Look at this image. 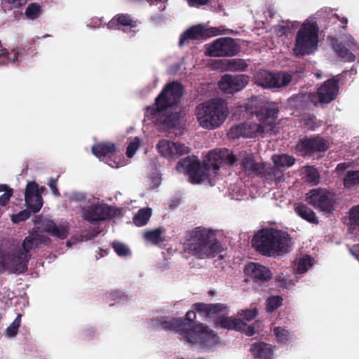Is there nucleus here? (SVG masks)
I'll return each instance as SVG.
<instances>
[{
    "label": "nucleus",
    "mask_w": 359,
    "mask_h": 359,
    "mask_svg": "<svg viewBox=\"0 0 359 359\" xmlns=\"http://www.w3.org/2000/svg\"><path fill=\"white\" fill-rule=\"evenodd\" d=\"M236 161L233 153L227 149H217L210 151L201 166L198 158L188 156L180 161L176 170L180 173L188 174L191 183L198 184L207 182L212 184L213 177L217 170L225 165H232Z\"/></svg>",
    "instance_id": "1"
},
{
    "label": "nucleus",
    "mask_w": 359,
    "mask_h": 359,
    "mask_svg": "<svg viewBox=\"0 0 359 359\" xmlns=\"http://www.w3.org/2000/svg\"><path fill=\"white\" fill-rule=\"evenodd\" d=\"M247 111L250 113L255 120L247 121L232 126L228 133L231 139L241 137L253 138L273 132L276 128V111L269 109L257 97L249 100L245 106Z\"/></svg>",
    "instance_id": "2"
},
{
    "label": "nucleus",
    "mask_w": 359,
    "mask_h": 359,
    "mask_svg": "<svg viewBox=\"0 0 359 359\" xmlns=\"http://www.w3.org/2000/svg\"><path fill=\"white\" fill-rule=\"evenodd\" d=\"M182 90V85L177 82L168 84L156 98L154 105L147 108L148 119L168 131L180 125L182 117L177 112L173 113L172 108L180 101Z\"/></svg>",
    "instance_id": "3"
},
{
    "label": "nucleus",
    "mask_w": 359,
    "mask_h": 359,
    "mask_svg": "<svg viewBox=\"0 0 359 359\" xmlns=\"http://www.w3.org/2000/svg\"><path fill=\"white\" fill-rule=\"evenodd\" d=\"M161 327L165 330L178 332L181 340L205 351L212 349L218 344V337L202 323L191 327L189 323L185 322L182 318H172L163 320Z\"/></svg>",
    "instance_id": "4"
},
{
    "label": "nucleus",
    "mask_w": 359,
    "mask_h": 359,
    "mask_svg": "<svg viewBox=\"0 0 359 359\" xmlns=\"http://www.w3.org/2000/svg\"><path fill=\"white\" fill-rule=\"evenodd\" d=\"M184 250L198 258H212L224 250L216 231L198 226L190 231L183 243Z\"/></svg>",
    "instance_id": "5"
},
{
    "label": "nucleus",
    "mask_w": 359,
    "mask_h": 359,
    "mask_svg": "<svg viewBox=\"0 0 359 359\" xmlns=\"http://www.w3.org/2000/svg\"><path fill=\"white\" fill-rule=\"evenodd\" d=\"M290 241L288 232L275 227H267L254 235L252 245L261 255L276 257L289 252Z\"/></svg>",
    "instance_id": "6"
},
{
    "label": "nucleus",
    "mask_w": 359,
    "mask_h": 359,
    "mask_svg": "<svg viewBox=\"0 0 359 359\" xmlns=\"http://www.w3.org/2000/svg\"><path fill=\"white\" fill-rule=\"evenodd\" d=\"M330 12L329 8H324L316 12L303 22H293V28L299 25L295 38V46L293 53L296 55H307L315 52L318 47L320 28L316 20Z\"/></svg>",
    "instance_id": "7"
},
{
    "label": "nucleus",
    "mask_w": 359,
    "mask_h": 359,
    "mask_svg": "<svg viewBox=\"0 0 359 359\" xmlns=\"http://www.w3.org/2000/svg\"><path fill=\"white\" fill-rule=\"evenodd\" d=\"M229 114L226 102L221 98H213L196 106L195 115L198 125L205 130L221 127Z\"/></svg>",
    "instance_id": "8"
},
{
    "label": "nucleus",
    "mask_w": 359,
    "mask_h": 359,
    "mask_svg": "<svg viewBox=\"0 0 359 359\" xmlns=\"http://www.w3.org/2000/svg\"><path fill=\"white\" fill-rule=\"evenodd\" d=\"M239 157L243 170L248 175H262L269 181H276L280 177V173L275 168H271L266 163L256 162L251 153L242 151Z\"/></svg>",
    "instance_id": "9"
},
{
    "label": "nucleus",
    "mask_w": 359,
    "mask_h": 359,
    "mask_svg": "<svg viewBox=\"0 0 359 359\" xmlns=\"http://www.w3.org/2000/svg\"><path fill=\"white\" fill-rule=\"evenodd\" d=\"M239 52V46L230 37L218 38L205 45V54L210 57H231Z\"/></svg>",
    "instance_id": "10"
},
{
    "label": "nucleus",
    "mask_w": 359,
    "mask_h": 359,
    "mask_svg": "<svg viewBox=\"0 0 359 359\" xmlns=\"http://www.w3.org/2000/svg\"><path fill=\"white\" fill-rule=\"evenodd\" d=\"M255 82L265 88H280L286 86L291 81V76L285 72H271L259 70L254 76Z\"/></svg>",
    "instance_id": "11"
},
{
    "label": "nucleus",
    "mask_w": 359,
    "mask_h": 359,
    "mask_svg": "<svg viewBox=\"0 0 359 359\" xmlns=\"http://www.w3.org/2000/svg\"><path fill=\"white\" fill-rule=\"evenodd\" d=\"M306 201L321 211L331 212L333 210L334 198L327 189L316 188L306 194Z\"/></svg>",
    "instance_id": "12"
},
{
    "label": "nucleus",
    "mask_w": 359,
    "mask_h": 359,
    "mask_svg": "<svg viewBox=\"0 0 359 359\" xmlns=\"http://www.w3.org/2000/svg\"><path fill=\"white\" fill-rule=\"evenodd\" d=\"M6 269L14 273H22L27 271L29 258L21 249H14L4 252Z\"/></svg>",
    "instance_id": "13"
},
{
    "label": "nucleus",
    "mask_w": 359,
    "mask_h": 359,
    "mask_svg": "<svg viewBox=\"0 0 359 359\" xmlns=\"http://www.w3.org/2000/svg\"><path fill=\"white\" fill-rule=\"evenodd\" d=\"M156 147L158 154L168 160H175L190 152V148L184 144L168 139L160 140Z\"/></svg>",
    "instance_id": "14"
},
{
    "label": "nucleus",
    "mask_w": 359,
    "mask_h": 359,
    "mask_svg": "<svg viewBox=\"0 0 359 359\" xmlns=\"http://www.w3.org/2000/svg\"><path fill=\"white\" fill-rule=\"evenodd\" d=\"M337 55L346 62L355 60L356 54L359 52V43L349 34H345L340 36V43L333 46Z\"/></svg>",
    "instance_id": "15"
},
{
    "label": "nucleus",
    "mask_w": 359,
    "mask_h": 359,
    "mask_svg": "<svg viewBox=\"0 0 359 359\" xmlns=\"http://www.w3.org/2000/svg\"><path fill=\"white\" fill-rule=\"evenodd\" d=\"M226 34L221 27H209L206 24H198L187 29L180 37V45L182 46L188 39H201Z\"/></svg>",
    "instance_id": "16"
},
{
    "label": "nucleus",
    "mask_w": 359,
    "mask_h": 359,
    "mask_svg": "<svg viewBox=\"0 0 359 359\" xmlns=\"http://www.w3.org/2000/svg\"><path fill=\"white\" fill-rule=\"evenodd\" d=\"M138 24V21L134 20L130 15L120 13L116 15L107 24V27L110 29H121L129 37H133L138 31L136 29Z\"/></svg>",
    "instance_id": "17"
},
{
    "label": "nucleus",
    "mask_w": 359,
    "mask_h": 359,
    "mask_svg": "<svg viewBox=\"0 0 359 359\" xmlns=\"http://www.w3.org/2000/svg\"><path fill=\"white\" fill-rule=\"evenodd\" d=\"M249 77L245 74H226L219 81V89L226 94H233L243 90L248 83Z\"/></svg>",
    "instance_id": "18"
},
{
    "label": "nucleus",
    "mask_w": 359,
    "mask_h": 359,
    "mask_svg": "<svg viewBox=\"0 0 359 359\" xmlns=\"http://www.w3.org/2000/svg\"><path fill=\"white\" fill-rule=\"evenodd\" d=\"M83 217L90 222L104 220L111 217V208L103 203L93 200L83 208Z\"/></svg>",
    "instance_id": "19"
},
{
    "label": "nucleus",
    "mask_w": 359,
    "mask_h": 359,
    "mask_svg": "<svg viewBox=\"0 0 359 359\" xmlns=\"http://www.w3.org/2000/svg\"><path fill=\"white\" fill-rule=\"evenodd\" d=\"M36 223L40 224L39 228H41L44 231L53 236L65 239L68 236L69 224L66 221L55 223L48 218L39 217L36 221Z\"/></svg>",
    "instance_id": "20"
},
{
    "label": "nucleus",
    "mask_w": 359,
    "mask_h": 359,
    "mask_svg": "<svg viewBox=\"0 0 359 359\" xmlns=\"http://www.w3.org/2000/svg\"><path fill=\"white\" fill-rule=\"evenodd\" d=\"M339 90V80L336 78L327 79L317 90L319 102L328 104L335 100Z\"/></svg>",
    "instance_id": "21"
},
{
    "label": "nucleus",
    "mask_w": 359,
    "mask_h": 359,
    "mask_svg": "<svg viewBox=\"0 0 359 359\" xmlns=\"http://www.w3.org/2000/svg\"><path fill=\"white\" fill-rule=\"evenodd\" d=\"M49 241V238L40 234L37 231L32 230L25 238L20 249L23 251L24 254H27L30 259L32 252L39 248L41 243H48Z\"/></svg>",
    "instance_id": "22"
},
{
    "label": "nucleus",
    "mask_w": 359,
    "mask_h": 359,
    "mask_svg": "<svg viewBox=\"0 0 359 359\" xmlns=\"http://www.w3.org/2000/svg\"><path fill=\"white\" fill-rule=\"evenodd\" d=\"M245 273L248 276L261 281L268 280L272 277V273L268 268L254 262H250L245 266Z\"/></svg>",
    "instance_id": "23"
},
{
    "label": "nucleus",
    "mask_w": 359,
    "mask_h": 359,
    "mask_svg": "<svg viewBox=\"0 0 359 359\" xmlns=\"http://www.w3.org/2000/svg\"><path fill=\"white\" fill-rule=\"evenodd\" d=\"M115 151L116 147L114 144L111 142L100 143L92 147L93 154L102 161H103L105 157L111 158V156L115 154Z\"/></svg>",
    "instance_id": "24"
},
{
    "label": "nucleus",
    "mask_w": 359,
    "mask_h": 359,
    "mask_svg": "<svg viewBox=\"0 0 359 359\" xmlns=\"http://www.w3.org/2000/svg\"><path fill=\"white\" fill-rule=\"evenodd\" d=\"M250 351L259 359H271L273 353L272 346L263 342L253 344Z\"/></svg>",
    "instance_id": "25"
},
{
    "label": "nucleus",
    "mask_w": 359,
    "mask_h": 359,
    "mask_svg": "<svg viewBox=\"0 0 359 359\" xmlns=\"http://www.w3.org/2000/svg\"><path fill=\"white\" fill-rule=\"evenodd\" d=\"M302 180L311 186H316L320 182V174L318 170L311 165H306L300 169Z\"/></svg>",
    "instance_id": "26"
},
{
    "label": "nucleus",
    "mask_w": 359,
    "mask_h": 359,
    "mask_svg": "<svg viewBox=\"0 0 359 359\" xmlns=\"http://www.w3.org/2000/svg\"><path fill=\"white\" fill-rule=\"evenodd\" d=\"M217 327L228 330H241L245 323L241 318L234 317H222L216 323Z\"/></svg>",
    "instance_id": "27"
},
{
    "label": "nucleus",
    "mask_w": 359,
    "mask_h": 359,
    "mask_svg": "<svg viewBox=\"0 0 359 359\" xmlns=\"http://www.w3.org/2000/svg\"><path fill=\"white\" fill-rule=\"evenodd\" d=\"M194 308L198 313H201L209 316L212 314H215L223 311L226 308V306L222 304H206L203 303H198L194 304Z\"/></svg>",
    "instance_id": "28"
},
{
    "label": "nucleus",
    "mask_w": 359,
    "mask_h": 359,
    "mask_svg": "<svg viewBox=\"0 0 359 359\" xmlns=\"http://www.w3.org/2000/svg\"><path fill=\"white\" fill-rule=\"evenodd\" d=\"M349 231L352 235L359 236V205L349 210Z\"/></svg>",
    "instance_id": "29"
},
{
    "label": "nucleus",
    "mask_w": 359,
    "mask_h": 359,
    "mask_svg": "<svg viewBox=\"0 0 359 359\" xmlns=\"http://www.w3.org/2000/svg\"><path fill=\"white\" fill-rule=\"evenodd\" d=\"M165 229L159 227L153 230L147 231L144 233V239L154 245L158 244L164 241L163 235Z\"/></svg>",
    "instance_id": "30"
},
{
    "label": "nucleus",
    "mask_w": 359,
    "mask_h": 359,
    "mask_svg": "<svg viewBox=\"0 0 359 359\" xmlns=\"http://www.w3.org/2000/svg\"><path fill=\"white\" fill-rule=\"evenodd\" d=\"M152 210L149 208L140 209L133 217V222L137 226H144L151 216Z\"/></svg>",
    "instance_id": "31"
},
{
    "label": "nucleus",
    "mask_w": 359,
    "mask_h": 359,
    "mask_svg": "<svg viewBox=\"0 0 359 359\" xmlns=\"http://www.w3.org/2000/svg\"><path fill=\"white\" fill-rule=\"evenodd\" d=\"M295 211L302 219L313 223H318V219L315 215L314 212L305 205H299L296 208Z\"/></svg>",
    "instance_id": "32"
},
{
    "label": "nucleus",
    "mask_w": 359,
    "mask_h": 359,
    "mask_svg": "<svg viewBox=\"0 0 359 359\" xmlns=\"http://www.w3.org/2000/svg\"><path fill=\"white\" fill-rule=\"evenodd\" d=\"M344 184L346 189H353L359 185V170H349L344 177Z\"/></svg>",
    "instance_id": "33"
},
{
    "label": "nucleus",
    "mask_w": 359,
    "mask_h": 359,
    "mask_svg": "<svg viewBox=\"0 0 359 359\" xmlns=\"http://www.w3.org/2000/svg\"><path fill=\"white\" fill-rule=\"evenodd\" d=\"M315 259L309 255H303L297 263V273H304L308 271L315 264Z\"/></svg>",
    "instance_id": "34"
},
{
    "label": "nucleus",
    "mask_w": 359,
    "mask_h": 359,
    "mask_svg": "<svg viewBox=\"0 0 359 359\" xmlns=\"http://www.w3.org/2000/svg\"><path fill=\"white\" fill-rule=\"evenodd\" d=\"M25 200L27 208L33 212H39L43 206L41 196H25Z\"/></svg>",
    "instance_id": "35"
},
{
    "label": "nucleus",
    "mask_w": 359,
    "mask_h": 359,
    "mask_svg": "<svg viewBox=\"0 0 359 359\" xmlns=\"http://www.w3.org/2000/svg\"><path fill=\"white\" fill-rule=\"evenodd\" d=\"M41 14V6L37 3L30 4L26 8L25 15L27 20H34Z\"/></svg>",
    "instance_id": "36"
},
{
    "label": "nucleus",
    "mask_w": 359,
    "mask_h": 359,
    "mask_svg": "<svg viewBox=\"0 0 359 359\" xmlns=\"http://www.w3.org/2000/svg\"><path fill=\"white\" fill-rule=\"evenodd\" d=\"M308 143L311 145L312 153L323 151L328 148V142L323 138L319 137L310 138Z\"/></svg>",
    "instance_id": "37"
},
{
    "label": "nucleus",
    "mask_w": 359,
    "mask_h": 359,
    "mask_svg": "<svg viewBox=\"0 0 359 359\" xmlns=\"http://www.w3.org/2000/svg\"><path fill=\"white\" fill-rule=\"evenodd\" d=\"M272 160L277 168H289L292 165V158L287 154H275Z\"/></svg>",
    "instance_id": "38"
},
{
    "label": "nucleus",
    "mask_w": 359,
    "mask_h": 359,
    "mask_svg": "<svg viewBox=\"0 0 359 359\" xmlns=\"http://www.w3.org/2000/svg\"><path fill=\"white\" fill-rule=\"evenodd\" d=\"M21 323V315L18 314L12 323L6 329L4 335L7 338H13L16 336Z\"/></svg>",
    "instance_id": "39"
},
{
    "label": "nucleus",
    "mask_w": 359,
    "mask_h": 359,
    "mask_svg": "<svg viewBox=\"0 0 359 359\" xmlns=\"http://www.w3.org/2000/svg\"><path fill=\"white\" fill-rule=\"evenodd\" d=\"M43 191L44 188L39 187L35 182H29L26 186L25 196H41Z\"/></svg>",
    "instance_id": "40"
},
{
    "label": "nucleus",
    "mask_w": 359,
    "mask_h": 359,
    "mask_svg": "<svg viewBox=\"0 0 359 359\" xmlns=\"http://www.w3.org/2000/svg\"><path fill=\"white\" fill-rule=\"evenodd\" d=\"M283 298L280 296H271L266 300V311L272 313L282 305Z\"/></svg>",
    "instance_id": "41"
},
{
    "label": "nucleus",
    "mask_w": 359,
    "mask_h": 359,
    "mask_svg": "<svg viewBox=\"0 0 359 359\" xmlns=\"http://www.w3.org/2000/svg\"><path fill=\"white\" fill-rule=\"evenodd\" d=\"M141 142V140L138 137H135L129 140L126 149V155L128 158H131L134 156L140 146Z\"/></svg>",
    "instance_id": "42"
},
{
    "label": "nucleus",
    "mask_w": 359,
    "mask_h": 359,
    "mask_svg": "<svg viewBox=\"0 0 359 359\" xmlns=\"http://www.w3.org/2000/svg\"><path fill=\"white\" fill-rule=\"evenodd\" d=\"M274 335L277 342L285 344L290 339V332L285 328L281 327H276L273 330Z\"/></svg>",
    "instance_id": "43"
},
{
    "label": "nucleus",
    "mask_w": 359,
    "mask_h": 359,
    "mask_svg": "<svg viewBox=\"0 0 359 359\" xmlns=\"http://www.w3.org/2000/svg\"><path fill=\"white\" fill-rule=\"evenodd\" d=\"M238 315L242 318L243 321H251L258 315V310L256 308L241 310L238 312Z\"/></svg>",
    "instance_id": "44"
},
{
    "label": "nucleus",
    "mask_w": 359,
    "mask_h": 359,
    "mask_svg": "<svg viewBox=\"0 0 359 359\" xmlns=\"http://www.w3.org/2000/svg\"><path fill=\"white\" fill-rule=\"evenodd\" d=\"M309 139L302 140L296 146L297 151L302 155L312 154L311 145L309 144Z\"/></svg>",
    "instance_id": "45"
},
{
    "label": "nucleus",
    "mask_w": 359,
    "mask_h": 359,
    "mask_svg": "<svg viewBox=\"0 0 359 359\" xmlns=\"http://www.w3.org/2000/svg\"><path fill=\"white\" fill-rule=\"evenodd\" d=\"M161 183V175L158 172H153L148 178L147 186L149 189H155L160 186Z\"/></svg>",
    "instance_id": "46"
},
{
    "label": "nucleus",
    "mask_w": 359,
    "mask_h": 359,
    "mask_svg": "<svg viewBox=\"0 0 359 359\" xmlns=\"http://www.w3.org/2000/svg\"><path fill=\"white\" fill-rule=\"evenodd\" d=\"M113 247L117 255L119 256H128L130 255L129 248L124 244L119 242H114Z\"/></svg>",
    "instance_id": "47"
},
{
    "label": "nucleus",
    "mask_w": 359,
    "mask_h": 359,
    "mask_svg": "<svg viewBox=\"0 0 359 359\" xmlns=\"http://www.w3.org/2000/svg\"><path fill=\"white\" fill-rule=\"evenodd\" d=\"M30 212L28 210H24L18 214L11 215V220L14 223H18L29 218Z\"/></svg>",
    "instance_id": "48"
},
{
    "label": "nucleus",
    "mask_w": 359,
    "mask_h": 359,
    "mask_svg": "<svg viewBox=\"0 0 359 359\" xmlns=\"http://www.w3.org/2000/svg\"><path fill=\"white\" fill-rule=\"evenodd\" d=\"M304 123L307 128L311 130H314L319 124L316 122V118L313 115L308 114L305 116Z\"/></svg>",
    "instance_id": "49"
},
{
    "label": "nucleus",
    "mask_w": 359,
    "mask_h": 359,
    "mask_svg": "<svg viewBox=\"0 0 359 359\" xmlns=\"http://www.w3.org/2000/svg\"><path fill=\"white\" fill-rule=\"evenodd\" d=\"M128 163H129V161L126 160L124 158H118V160H117V161L116 160L112 161L110 159L109 161L107 162L109 165H110L112 168H116L124 166V165H127Z\"/></svg>",
    "instance_id": "50"
},
{
    "label": "nucleus",
    "mask_w": 359,
    "mask_h": 359,
    "mask_svg": "<svg viewBox=\"0 0 359 359\" xmlns=\"http://www.w3.org/2000/svg\"><path fill=\"white\" fill-rule=\"evenodd\" d=\"M13 194V190L10 189L8 191H6L5 193H4L0 196V206H4L7 204L8 201L10 200L11 196Z\"/></svg>",
    "instance_id": "51"
},
{
    "label": "nucleus",
    "mask_w": 359,
    "mask_h": 359,
    "mask_svg": "<svg viewBox=\"0 0 359 359\" xmlns=\"http://www.w3.org/2000/svg\"><path fill=\"white\" fill-rule=\"evenodd\" d=\"M258 325H259V323L257 321L255 322V323L253 325V326H248L245 323V327L241 331L244 332L247 336L252 337L257 332V331L255 329V325L258 326Z\"/></svg>",
    "instance_id": "52"
},
{
    "label": "nucleus",
    "mask_w": 359,
    "mask_h": 359,
    "mask_svg": "<svg viewBox=\"0 0 359 359\" xmlns=\"http://www.w3.org/2000/svg\"><path fill=\"white\" fill-rule=\"evenodd\" d=\"M66 196L70 201H81L84 199V194L79 192H74Z\"/></svg>",
    "instance_id": "53"
},
{
    "label": "nucleus",
    "mask_w": 359,
    "mask_h": 359,
    "mask_svg": "<svg viewBox=\"0 0 359 359\" xmlns=\"http://www.w3.org/2000/svg\"><path fill=\"white\" fill-rule=\"evenodd\" d=\"M229 194L233 199L241 200L242 198L241 192L236 187L231 188Z\"/></svg>",
    "instance_id": "54"
},
{
    "label": "nucleus",
    "mask_w": 359,
    "mask_h": 359,
    "mask_svg": "<svg viewBox=\"0 0 359 359\" xmlns=\"http://www.w3.org/2000/svg\"><path fill=\"white\" fill-rule=\"evenodd\" d=\"M101 18H93L91 19V21L88 24V27L92 28H98L101 25Z\"/></svg>",
    "instance_id": "55"
},
{
    "label": "nucleus",
    "mask_w": 359,
    "mask_h": 359,
    "mask_svg": "<svg viewBox=\"0 0 359 359\" xmlns=\"http://www.w3.org/2000/svg\"><path fill=\"white\" fill-rule=\"evenodd\" d=\"M48 185L52 191V193L55 196H58L59 193H58V190L56 187V181L53 179H50L49 181Z\"/></svg>",
    "instance_id": "56"
},
{
    "label": "nucleus",
    "mask_w": 359,
    "mask_h": 359,
    "mask_svg": "<svg viewBox=\"0 0 359 359\" xmlns=\"http://www.w3.org/2000/svg\"><path fill=\"white\" fill-rule=\"evenodd\" d=\"M191 6H198L208 3V0H187Z\"/></svg>",
    "instance_id": "57"
},
{
    "label": "nucleus",
    "mask_w": 359,
    "mask_h": 359,
    "mask_svg": "<svg viewBox=\"0 0 359 359\" xmlns=\"http://www.w3.org/2000/svg\"><path fill=\"white\" fill-rule=\"evenodd\" d=\"M27 1V0H7V2L13 7H20L24 5Z\"/></svg>",
    "instance_id": "58"
},
{
    "label": "nucleus",
    "mask_w": 359,
    "mask_h": 359,
    "mask_svg": "<svg viewBox=\"0 0 359 359\" xmlns=\"http://www.w3.org/2000/svg\"><path fill=\"white\" fill-rule=\"evenodd\" d=\"M230 62L236 65L235 69H243L246 66L241 60H232Z\"/></svg>",
    "instance_id": "59"
},
{
    "label": "nucleus",
    "mask_w": 359,
    "mask_h": 359,
    "mask_svg": "<svg viewBox=\"0 0 359 359\" xmlns=\"http://www.w3.org/2000/svg\"><path fill=\"white\" fill-rule=\"evenodd\" d=\"M196 318V312L194 311H189L186 314V320L189 322H194Z\"/></svg>",
    "instance_id": "60"
},
{
    "label": "nucleus",
    "mask_w": 359,
    "mask_h": 359,
    "mask_svg": "<svg viewBox=\"0 0 359 359\" xmlns=\"http://www.w3.org/2000/svg\"><path fill=\"white\" fill-rule=\"evenodd\" d=\"M350 252L353 256L359 260V244L355 245L353 248H350Z\"/></svg>",
    "instance_id": "61"
},
{
    "label": "nucleus",
    "mask_w": 359,
    "mask_h": 359,
    "mask_svg": "<svg viewBox=\"0 0 359 359\" xmlns=\"http://www.w3.org/2000/svg\"><path fill=\"white\" fill-rule=\"evenodd\" d=\"M349 166H350V165L346 163H339L337 165V166L336 168V171L338 173L344 171L345 170H346Z\"/></svg>",
    "instance_id": "62"
},
{
    "label": "nucleus",
    "mask_w": 359,
    "mask_h": 359,
    "mask_svg": "<svg viewBox=\"0 0 359 359\" xmlns=\"http://www.w3.org/2000/svg\"><path fill=\"white\" fill-rule=\"evenodd\" d=\"M276 30L279 34H285L287 32L288 29H286L285 27L282 26H278Z\"/></svg>",
    "instance_id": "63"
},
{
    "label": "nucleus",
    "mask_w": 359,
    "mask_h": 359,
    "mask_svg": "<svg viewBox=\"0 0 359 359\" xmlns=\"http://www.w3.org/2000/svg\"><path fill=\"white\" fill-rule=\"evenodd\" d=\"M11 189L6 184H0V192H6V191H8Z\"/></svg>",
    "instance_id": "64"
}]
</instances>
